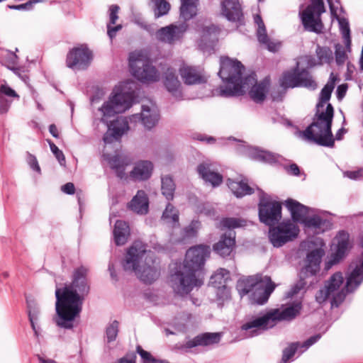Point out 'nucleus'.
<instances>
[{"mask_svg":"<svg viewBox=\"0 0 363 363\" xmlns=\"http://www.w3.org/2000/svg\"><path fill=\"white\" fill-rule=\"evenodd\" d=\"M89 269L81 266L73 272L72 281L62 289H57L55 323L60 328L72 329L73 321L79 316L82 310L84 297L89 294V285L86 276Z\"/></svg>","mask_w":363,"mask_h":363,"instance_id":"nucleus-1","label":"nucleus"},{"mask_svg":"<svg viewBox=\"0 0 363 363\" xmlns=\"http://www.w3.org/2000/svg\"><path fill=\"white\" fill-rule=\"evenodd\" d=\"M334 88L335 82L333 79L320 91L313 122L304 130H298L296 133L297 137L320 146L329 147L334 146L335 139L331 130L334 108L332 104L328 103L324 109L325 104L330 100Z\"/></svg>","mask_w":363,"mask_h":363,"instance_id":"nucleus-2","label":"nucleus"},{"mask_svg":"<svg viewBox=\"0 0 363 363\" xmlns=\"http://www.w3.org/2000/svg\"><path fill=\"white\" fill-rule=\"evenodd\" d=\"M210 253V247L203 245L192 247L186 251L184 262L175 267L170 277L172 287L177 294L187 295L194 287L203 284L200 271Z\"/></svg>","mask_w":363,"mask_h":363,"instance_id":"nucleus-3","label":"nucleus"},{"mask_svg":"<svg viewBox=\"0 0 363 363\" xmlns=\"http://www.w3.org/2000/svg\"><path fill=\"white\" fill-rule=\"evenodd\" d=\"M133 97L132 92L116 93L100 108L103 113L101 121L108 127V130L103 138L106 144L118 140L128 130V122L125 118L117 117L113 121L108 118L129 109L132 106Z\"/></svg>","mask_w":363,"mask_h":363,"instance_id":"nucleus-4","label":"nucleus"},{"mask_svg":"<svg viewBox=\"0 0 363 363\" xmlns=\"http://www.w3.org/2000/svg\"><path fill=\"white\" fill-rule=\"evenodd\" d=\"M244 69L245 67L240 61L228 57H221L218 75L226 85L219 87L217 90L218 95L222 97L242 95L245 89H248L256 82V74L254 72L242 79Z\"/></svg>","mask_w":363,"mask_h":363,"instance_id":"nucleus-5","label":"nucleus"},{"mask_svg":"<svg viewBox=\"0 0 363 363\" xmlns=\"http://www.w3.org/2000/svg\"><path fill=\"white\" fill-rule=\"evenodd\" d=\"M301 310V303H296L284 308H273L266 313L250 315L246 318L240 329L248 337L261 335L272 328L280 321H290L294 319Z\"/></svg>","mask_w":363,"mask_h":363,"instance_id":"nucleus-6","label":"nucleus"},{"mask_svg":"<svg viewBox=\"0 0 363 363\" xmlns=\"http://www.w3.org/2000/svg\"><path fill=\"white\" fill-rule=\"evenodd\" d=\"M147 257L145 245L139 240L134 242L122 263L124 271L134 272L143 282L152 284L160 274L155 266L150 264L154 262L152 257L147 261Z\"/></svg>","mask_w":363,"mask_h":363,"instance_id":"nucleus-7","label":"nucleus"},{"mask_svg":"<svg viewBox=\"0 0 363 363\" xmlns=\"http://www.w3.org/2000/svg\"><path fill=\"white\" fill-rule=\"evenodd\" d=\"M180 17L184 21L172 23L160 28L155 33L157 40L173 45L180 41L188 30L189 25L186 21L191 19L196 15L198 0H180Z\"/></svg>","mask_w":363,"mask_h":363,"instance_id":"nucleus-8","label":"nucleus"},{"mask_svg":"<svg viewBox=\"0 0 363 363\" xmlns=\"http://www.w3.org/2000/svg\"><path fill=\"white\" fill-rule=\"evenodd\" d=\"M238 286L241 296L251 293L252 302L263 305L267 302L276 285L269 277L257 274L240 280Z\"/></svg>","mask_w":363,"mask_h":363,"instance_id":"nucleus-9","label":"nucleus"},{"mask_svg":"<svg viewBox=\"0 0 363 363\" xmlns=\"http://www.w3.org/2000/svg\"><path fill=\"white\" fill-rule=\"evenodd\" d=\"M129 66L133 75L142 82H155L160 79L158 70L141 51H135L130 54Z\"/></svg>","mask_w":363,"mask_h":363,"instance_id":"nucleus-10","label":"nucleus"},{"mask_svg":"<svg viewBox=\"0 0 363 363\" xmlns=\"http://www.w3.org/2000/svg\"><path fill=\"white\" fill-rule=\"evenodd\" d=\"M311 4L299 12L302 24L306 30L320 33L323 28L320 16L325 12L323 0H310Z\"/></svg>","mask_w":363,"mask_h":363,"instance_id":"nucleus-11","label":"nucleus"},{"mask_svg":"<svg viewBox=\"0 0 363 363\" xmlns=\"http://www.w3.org/2000/svg\"><path fill=\"white\" fill-rule=\"evenodd\" d=\"M299 228L291 220L282 222L269 230V238L275 247H279L293 240L299 233Z\"/></svg>","mask_w":363,"mask_h":363,"instance_id":"nucleus-12","label":"nucleus"},{"mask_svg":"<svg viewBox=\"0 0 363 363\" xmlns=\"http://www.w3.org/2000/svg\"><path fill=\"white\" fill-rule=\"evenodd\" d=\"M259 218L262 223L272 226L281 218V206L279 202H270L264 196L259 203Z\"/></svg>","mask_w":363,"mask_h":363,"instance_id":"nucleus-13","label":"nucleus"},{"mask_svg":"<svg viewBox=\"0 0 363 363\" xmlns=\"http://www.w3.org/2000/svg\"><path fill=\"white\" fill-rule=\"evenodd\" d=\"M92 60L91 52L85 46L74 48L67 55V66L74 70L86 69Z\"/></svg>","mask_w":363,"mask_h":363,"instance_id":"nucleus-14","label":"nucleus"},{"mask_svg":"<svg viewBox=\"0 0 363 363\" xmlns=\"http://www.w3.org/2000/svg\"><path fill=\"white\" fill-rule=\"evenodd\" d=\"M230 279V272L225 269H218L211 277V285L218 289L217 295L223 300L230 298V289L227 287V283Z\"/></svg>","mask_w":363,"mask_h":363,"instance_id":"nucleus-15","label":"nucleus"},{"mask_svg":"<svg viewBox=\"0 0 363 363\" xmlns=\"http://www.w3.org/2000/svg\"><path fill=\"white\" fill-rule=\"evenodd\" d=\"M222 337L221 333H203L194 337L193 339L188 340L182 349L186 351L198 346L208 347L218 344Z\"/></svg>","mask_w":363,"mask_h":363,"instance_id":"nucleus-16","label":"nucleus"},{"mask_svg":"<svg viewBox=\"0 0 363 363\" xmlns=\"http://www.w3.org/2000/svg\"><path fill=\"white\" fill-rule=\"evenodd\" d=\"M220 6L222 14L228 21L242 23V9L238 0H223Z\"/></svg>","mask_w":363,"mask_h":363,"instance_id":"nucleus-17","label":"nucleus"},{"mask_svg":"<svg viewBox=\"0 0 363 363\" xmlns=\"http://www.w3.org/2000/svg\"><path fill=\"white\" fill-rule=\"evenodd\" d=\"M139 118L143 125L147 129H151L158 123L160 119L159 111L157 106L152 104L143 105L140 117L138 115H133L130 120Z\"/></svg>","mask_w":363,"mask_h":363,"instance_id":"nucleus-18","label":"nucleus"},{"mask_svg":"<svg viewBox=\"0 0 363 363\" xmlns=\"http://www.w3.org/2000/svg\"><path fill=\"white\" fill-rule=\"evenodd\" d=\"M179 72L184 84L187 85L199 84L206 82L202 70L199 67L183 65Z\"/></svg>","mask_w":363,"mask_h":363,"instance_id":"nucleus-19","label":"nucleus"},{"mask_svg":"<svg viewBox=\"0 0 363 363\" xmlns=\"http://www.w3.org/2000/svg\"><path fill=\"white\" fill-rule=\"evenodd\" d=\"M324 254V250L320 248L311 251L307 255L305 267L301 270V276L304 274L308 277L315 275L320 270V264Z\"/></svg>","mask_w":363,"mask_h":363,"instance_id":"nucleus-20","label":"nucleus"},{"mask_svg":"<svg viewBox=\"0 0 363 363\" xmlns=\"http://www.w3.org/2000/svg\"><path fill=\"white\" fill-rule=\"evenodd\" d=\"M199 176L206 182L216 187L223 182V177L212 164L203 162L197 167Z\"/></svg>","mask_w":363,"mask_h":363,"instance_id":"nucleus-21","label":"nucleus"},{"mask_svg":"<svg viewBox=\"0 0 363 363\" xmlns=\"http://www.w3.org/2000/svg\"><path fill=\"white\" fill-rule=\"evenodd\" d=\"M254 21L258 26L257 36L259 42L265 45L267 48L271 52H275L278 51L281 47V43L272 41L269 38L261 16L259 15L255 16Z\"/></svg>","mask_w":363,"mask_h":363,"instance_id":"nucleus-22","label":"nucleus"},{"mask_svg":"<svg viewBox=\"0 0 363 363\" xmlns=\"http://www.w3.org/2000/svg\"><path fill=\"white\" fill-rule=\"evenodd\" d=\"M285 206L290 211L294 222L303 223L308 217L310 208L292 199L285 201Z\"/></svg>","mask_w":363,"mask_h":363,"instance_id":"nucleus-23","label":"nucleus"},{"mask_svg":"<svg viewBox=\"0 0 363 363\" xmlns=\"http://www.w3.org/2000/svg\"><path fill=\"white\" fill-rule=\"evenodd\" d=\"M350 235L345 230L340 231L333 240V255L343 259L350 248Z\"/></svg>","mask_w":363,"mask_h":363,"instance_id":"nucleus-24","label":"nucleus"},{"mask_svg":"<svg viewBox=\"0 0 363 363\" xmlns=\"http://www.w3.org/2000/svg\"><path fill=\"white\" fill-rule=\"evenodd\" d=\"M164 84L167 91L177 99L182 97L181 83L178 79L175 70L168 68L164 74Z\"/></svg>","mask_w":363,"mask_h":363,"instance_id":"nucleus-25","label":"nucleus"},{"mask_svg":"<svg viewBox=\"0 0 363 363\" xmlns=\"http://www.w3.org/2000/svg\"><path fill=\"white\" fill-rule=\"evenodd\" d=\"M128 207L138 214L145 215L147 213L149 200L146 193L143 190L138 191L136 195L128 203Z\"/></svg>","mask_w":363,"mask_h":363,"instance_id":"nucleus-26","label":"nucleus"},{"mask_svg":"<svg viewBox=\"0 0 363 363\" xmlns=\"http://www.w3.org/2000/svg\"><path fill=\"white\" fill-rule=\"evenodd\" d=\"M235 244L234 233H229L221 236L220 240L213 245V250L221 257L230 255Z\"/></svg>","mask_w":363,"mask_h":363,"instance_id":"nucleus-27","label":"nucleus"},{"mask_svg":"<svg viewBox=\"0 0 363 363\" xmlns=\"http://www.w3.org/2000/svg\"><path fill=\"white\" fill-rule=\"evenodd\" d=\"M153 165L149 161H140L138 162L130 172V177L134 180L143 181L150 177Z\"/></svg>","mask_w":363,"mask_h":363,"instance_id":"nucleus-28","label":"nucleus"},{"mask_svg":"<svg viewBox=\"0 0 363 363\" xmlns=\"http://www.w3.org/2000/svg\"><path fill=\"white\" fill-rule=\"evenodd\" d=\"M106 160L108 161L111 168L116 172L120 179L125 177V167L130 164V160L128 157L117 155L112 157H107Z\"/></svg>","mask_w":363,"mask_h":363,"instance_id":"nucleus-29","label":"nucleus"},{"mask_svg":"<svg viewBox=\"0 0 363 363\" xmlns=\"http://www.w3.org/2000/svg\"><path fill=\"white\" fill-rule=\"evenodd\" d=\"M268 86L269 83L265 80L259 84H257L256 81L253 84L250 85L248 89H245V91L250 90L249 95L250 98L254 101L259 103L264 100Z\"/></svg>","mask_w":363,"mask_h":363,"instance_id":"nucleus-30","label":"nucleus"},{"mask_svg":"<svg viewBox=\"0 0 363 363\" xmlns=\"http://www.w3.org/2000/svg\"><path fill=\"white\" fill-rule=\"evenodd\" d=\"M130 228L127 223L117 220L113 229L114 240L117 245H123L128 241Z\"/></svg>","mask_w":363,"mask_h":363,"instance_id":"nucleus-31","label":"nucleus"},{"mask_svg":"<svg viewBox=\"0 0 363 363\" xmlns=\"http://www.w3.org/2000/svg\"><path fill=\"white\" fill-rule=\"evenodd\" d=\"M227 184L233 194L238 198H241L246 195H250L254 192L253 189L244 180L237 182L231 179H228L227 180Z\"/></svg>","mask_w":363,"mask_h":363,"instance_id":"nucleus-32","label":"nucleus"},{"mask_svg":"<svg viewBox=\"0 0 363 363\" xmlns=\"http://www.w3.org/2000/svg\"><path fill=\"white\" fill-rule=\"evenodd\" d=\"M250 155L255 160L270 164L279 162L281 158V156L278 154L259 150L257 147L250 148Z\"/></svg>","mask_w":363,"mask_h":363,"instance_id":"nucleus-33","label":"nucleus"},{"mask_svg":"<svg viewBox=\"0 0 363 363\" xmlns=\"http://www.w3.org/2000/svg\"><path fill=\"white\" fill-rule=\"evenodd\" d=\"M299 62H297L296 67L288 72L283 74L280 80L281 86L284 88H294L299 86L298 81V65Z\"/></svg>","mask_w":363,"mask_h":363,"instance_id":"nucleus-34","label":"nucleus"},{"mask_svg":"<svg viewBox=\"0 0 363 363\" xmlns=\"http://www.w3.org/2000/svg\"><path fill=\"white\" fill-rule=\"evenodd\" d=\"M176 185L173 179L166 175L161 178V191L162 195L168 200H172L175 191Z\"/></svg>","mask_w":363,"mask_h":363,"instance_id":"nucleus-35","label":"nucleus"},{"mask_svg":"<svg viewBox=\"0 0 363 363\" xmlns=\"http://www.w3.org/2000/svg\"><path fill=\"white\" fill-rule=\"evenodd\" d=\"M298 84L299 86L315 90L317 83L307 69H301L298 67Z\"/></svg>","mask_w":363,"mask_h":363,"instance_id":"nucleus-36","label":"nucleus"},{"mask_svg":"<svg viewBox=\"0 0 363 363\" xmlns=\"http://www.w3.org/2000/svg\"><path fill=\"white\" fill-rule=\"evenodd\" d=\"M328 223L325 219L315 215L311 217L308 216L302 224L306 228L313 229L316 233H320L324 231V227L327 226Z\"/></svg>","mask_w":363,"mask_h":363,"instance_id":"nucleus-37","label":"nucleus"},{"mask_svg":"<svg viewBox=\"0 0 363 363\" xmlns=\"http://www.w3.org/2000/svg\"><path fill=\"white\" fill-rule=\"evenodd\" d=\"M162 219L166 223L172 224L174 227L179 226V211L174 206L168 203L162 213Z\"/></svg>","mask_w":363,"mask_h":363,"instance_id":"nucleus-38","label":"nucleus"},{"mask_svg":"<svg viewBox=\"0 0 363 363\" xmlns=\"http://www.w3.org/2000/svg\"><path fill=\"white\" fill-rule=\"evenodd\" d=\"M152 1L154 3V13L156 18L169 13L171 6L166 0H152Z\"/></svg>","mask_w":363,"mask_h":363,"instance_id":"nucleus-39","label":"nucleus"},{"mask_svg":"<svg viewBox=\"0 0 363 363\" xmlns=\"http://www.w3.org/2000/svg\"><path fill=\"white\" fill-rule=\"evenodd\" d=\"M39 310L35 307L28 305V318L31 325V328L34 332L35 336L38 338L40 336V328L37 325L38 320Z\"/></svg>","mask_w":363,"mask_h":363,"instance_id":"nucleus-40","label":"nucleus"},{"mask_svg":"<svg viewBox=\"0 0 363 363\" xmlns=\"http://www.w3.org/2000/svg\"><path fill=\"white\" fill-rule=\"evenodd\" d=\"M315 52L320 64H330L333 61V52L329 48L318 45Z\"/></svg>","mask_w":363,"mask_h":363,"instance_id":"nucleus-41","label":"nucleus"},{"mask_svg":"<svg viewBox=\"0 0 363 363\" xmlns=\"http://www.w3.org/2000/svg\"><path fill=\"white\" fill-rule=\"evenodd\" d=\"M118 331L119 323L117 320L112 321L106 326V337L108 343L116 340Z\"/></svg>","mask_w":363,"mask_h":363,"instance_id":"nucleus-42","label":"nucleus"},{"mask_svg":"<svg viewBox=\"0 0 363 363\" xmlns=\"http://www.w3.org/2000/svg\"><path fill=\"white\" fill-rule=\"evenodd\" d=\"M308 277L306 274L301 276V272L299 273V280L291 287L290 291L287 293V297L292 298L295 295L299 294L301 291L305 289L306 282L305 279Z\"/></svg>","mask_w":363,"mask_h":363,"instance_id":"nucleus-43","label":"nucleus"},{"mask_svg":"<svg viewBox=\"0 0 363 363\" xmlns=\"http://www.w3.org/2000/svg\"><path fill=\"white\" fill-rule=\"evenodd\" d=\"M201 228V223L199 220H193L190 224L184 228L183 236L184 238H194L197 235Z\"/></svg>","mask_w":363,"mask_h":363,"instance_id":"nucleus-44","label":"nucleus"},{"mask_svg":"<svg viewBox=\"0 0 363 363\" xmlns=\"http://www.w3.org/2000/svg\"><path fill=\"white\" fill-rule=\"evenodd\" d=\"M245 221L235 218H225L220 221V227L222 229H233L244 225Z\"/></svg>","mask_w":363,"mask_h":363,"instance_id":"nucleus-45","label":"nucleus"},{"mask_svg":"<svg viewBox=\"0 0 363 363\" xmlns=\"http://www.w3.org/2000/svg\"><path fill=\"white\" fill-rule=\"evenodd\" d=\"M300 345L299 342H294L285 348L283 351L282 359L280 363H288L289 360L294 357Z\"/></svg>","mask_w":363,"mask_h":363,"instance_id":"nucleus-46","label":"nucleus"},{"mask_svg":"<svg viewBox=\"0 0 363 363\" xmlns=\"http://www.w3.org/2000/svg\"><path fill=\"white\" fill-rule=\"evenodd\" d=\"M335 62L337 65H342L345 64L347 59V51H346L343 46L340 44H336L335 45Z\"/></svg>","mask_w":363,"mask_h":363,"instance_id":"nucleus-47","label":"nucleus"},{"mask_svg":"<svg viewBox=\"0 0 363 363\" xmlns=\"http://www.w3.org/2000/svg\"><path fill=\"white\" fill-rule=\"evenodd\" d=\"M137 352L141 357L143 359V363H159L160 360L156 359L155 357L152 356V354L144 350L140 345H138L136 348Z\"/></svg>","mask_w":363,"mask_h":363,"instance_id":"nucleus-48","label":"nucleus"},{"mask_svg":"<svg viewBox=\"0 0 363 363\" xmlns=\"http://www.w3.org/2000/svg\"><path fill=\"white\" fill-rule=\"evenodd\" d=\"M50 150L59 161L60 164H64L65 162V157L63 152L50 140H48Z\"/></svg>","mask_w":363,"mask_h":363,"instance_id":"nucleus-49","label":"nucleus"},{"mask_svg":"<svg viewBox=\"0 0 363 363\" xmlns=\"http://www.w3.org/2000/svg\"><path fill=\"white\" fill-rule=\"evenodd\" d=\"M0 96H6L9 97L19 99V96L18 95V94L6 84L1 85Z\"/></svg>","mask_w":363,"mask_h":363,"instance_id":"nucleus-50","label":"nucleus"},{"mask_svg":"<svg viewBox=\"0 0 363 363\" xmlns=\"http://www.w3.org/2000/svg\"><path fill=\"white\" fill-rule=\"evenodd\" d=\"M338 21L342 37L350 35V29L347 20L345 18H340Z\"/></svg>","mask_w":363,"mask_h":363,"instance_id":"nucleus-51","label":"nucleus"},{"mask_svg":"<svg viewBox=\"0 0 363 363\" xmlns=\"http://www.w3.org/2000/svg\"><path fill=\"white\" fill-rule=\"evenodd\" d=\"M120 8L118 5H111L109 7V23L115 24L118 18V13Z\"/></svg>","mask_w":363,"mask_h":363,"instance_id":"nucleus-52","label":"nucleus"},{"mask_svg":"<svg viewBox=\"0 0 363 363\" xmlns=\"http://www.w3.org/2000/svg\"><path fill=\"white\" fill-rule=\"evenodd\" d=\"M40 0L29 1L25 4L8 6L9 9L15 10H30L34 4L39 2Z\"/></svg>","mask_w":363,"mask_h":363,"instance_id":"nucleus-53","label":"nucleus"},{"mask_svg":"<svg viewBox=\"0 0 363 363\" xmlns=\"http://www.w3.org/2000/svg\"><path fill=\"white\" fill-rule=\"evenodd\" d=\"M11 101L6 99L4 96H0V113H5L8 111Z\"/></svg>","mask_w":363,"mask_h":363,"instance_id":"nucleus-54","label":"nucleus"},{"mask_svg":"<svg viewBox=\"0 0 363 363\" xmlns=\"http://www.w3.org/2000/svg\"><path fill=\"white\" fill-rule=\"evenodd\" d=\"M111 25V24L107 25V34L111 39H113L116 36V33L122 28V26L117 25L116 26L112 27Z\"/></svg>","mask_w":363,"mask_h":363,"instance_id":"nucleus-55","label":"nucleus"},{"mask_svg":"<svg viewBox=\"0 0 363 363\" xmlns=\"http://www.w3.org/2000/svg\"><path fill=\"white\" fill-rule=\"evenodd\" d=\"M320 338V335H315L309 337L301 346L307 350L309 347L315 343Z\"/></svg>","mask_w":363,"mask_h":363,"instance_id":"nucleus-56","label":"nucleus"},{"mask_svg":"<svg viewBox=\"0 0 363 363\" xmlns=\"http://www.w3.org/2000/svg\"><path fill=\"white\" fill-rule=\"evenodd\" d=\"M28 164L33 170L38 172V173L40 172V168L38 164V162L37 161V159L35 156L30 155L28 157Z\"/></svg>","mask_w":363,"mask_h":363,"instance_id":"nucleus-57","label":"nucleus"},{"mask_svg":"<svg viewBox=\"0 0 363 363\" xmlns=\"http://www.w3.org/2000/svg\"><path fill=\"white\" fill-rule=\"evenodd\" d=\"M341 259H342L332 254L330 259L325 264V269L326 271L329 270L334 264L338 263Z\"/></svg>","mask_w":363,"mask_h":363,"instance_id":"nucleus-58","label":"nucleus"},{"mask_svg":"<svg viewBox=\"0 0 363 363\" xmlns=\"http://www.w3.org/2000/svg\"><path fill=\"white\" fill-rule=\"evenodd\" d=\"M62 191L67 194H74L75 191V187L73 183L68 182L61 187Z\"/></svg>","mask_w":363,"mask_h":363,"instance_id":"nucleus-59","label":"nucleus"},{"mask_svg":"<svg viewBox=\"0 0 363 363\" xmlns=\"http://www.w3.org/2000/svg\"><path fill=\"white\" fill-rule=\"evenodd\" d=\"M347 89V84H341L337 86V97L339 100H341L345 96Z\"/></svg>","mask_w":363,"mask_h":363,"instance_id":"nucleus-60","label":"nucleus"},{"mask_svg":"<svg viewBox=\"0 0 363 363\" xmlns=\"http://www.w3.org/2000/svg\"><path fill=\"white\" fill-rule=\"evenodd\" d=\"M287 172L294 176H298L300 174L299 167L296 164H292L286 167Z\"/></svg>","mask_w":363,"mask_h":363,"instance_id":"nucleus-61","label":"nucleus"},{"mask_svg":"<svg viewBox=\"0 0 363 363\" xmlns=\"http://www.w3.org/2000/svg\"><path fill=\"white\" fill-rule=\"evenodd\" d=\"M342 38H344L345 44V47H346V48H345V50L347 51V52H351V38H350V35L342 37Z\"/></svg>","mask_w":363,"mask_h":363,"instance_id":"nucleus-62","label":"nucleus"},{"mask_svg":"<svg viewBox=\"0 0 363 363\" xmlns=\"http://www.w3.org/2000/svg\"><path fill=\"white\" fill-rule=\"evenodd\" d=\"M108 271L110 272V275H111V278L113 279H114L115 281H116L117 276H116V274L115 272L114 265H113V264H112L111 262L108 264Z\"/></svg>","mask_w":363,"mask_h":363,"instance_id":"nucleus-63","label":"nucleus"},{"mask_svg":"<svg viewBox=\"0 0 363 363\" xmlns=\"http://www.w3.org/2000/svg\"><path fill=\"white\" fill-rule=\"evenodd\" d=\"M49 131L53 137L58 138V130L55 125L51 124L49 126Z\"/></svg>","mask_w":363,"mask_h":363,"instance_id":"nucleus-64","label":"nucleus"}]
</instances>
